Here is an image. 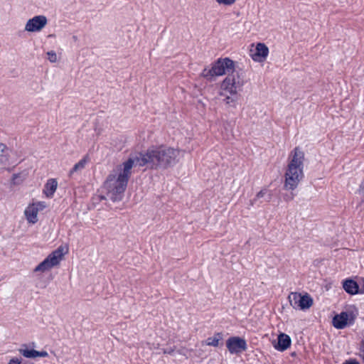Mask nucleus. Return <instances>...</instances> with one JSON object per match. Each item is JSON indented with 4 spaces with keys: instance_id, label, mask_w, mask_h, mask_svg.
<instances>
[{
    "instance_id": "16",
    "label": "nucleus",
    "mask_w": 364,
    "mask_h": 364,
    "mask_svg": "<svg viewBox=\"0 0 364 364\" xmlns=\"http://www.w3.org/2000/svg\"><path fill=\"white\" fill-rule=\"evenodd\" d=\"M19 353L27 358H36V350L28 349L26 344H23L21 348L18 349Z\"/></svg>"
},
{
    "instance_id": "20",
    "label": "nucleus",
    "mask_w": 364,
    "mask_h": 364,
    "mask_svg": "<svg viewBox=\"0 0 364 364\" xmlns=\"http://www.w3.org/2000/svg\"><path fill=\"white\" fill-rule=\"evenodd\" d=\"M7 149V147L5 144L0 142V162L5 163L8 159L5 154H4V151Z\"/></svg>"
},
{
    "instance_id": "19",
    "label": "nucleus",
    "mask_w": 364,
    "mask_h": 364,
    "mask_svg": "<svg viewBox=\"0 0 364 364\" xmlns=\"http://www.w3.org/2000/svg\"><path fill=\"white\" fill-rule=\"evenodd\" d=\"M87 160L85 158H83L81 160H80L77 164L74 165L73 168L70 171V176H71L74 172L83 169L85 166Z\"/></svg>"
},
{
    "instance_id": "31",
    "label": "nucleus",
    "mask_w": 364,
    "mask_h": 364,
    "mask_svg": "<svg viewBox=\"0 0 364 364\" xmlns=\"http://www.w3.org/2000/svg\"><path fill=\"white\" fill-rule=\"evenodd\" d=\"M361 354L360 355L362 356L363 359V361H364V336H363V338L362 339V341H361Z\"/></svg>"
},
{
    "instance_id": "5",
    "label": "nucleus",
    "mask_w": 364,
    "mask_h": 364,
    "mask_svg": "<svg viewBox=\"0 0 364 364\" xmlns=\"http://www.w3.org/2000/svg\"><path fill=\"white\" fill-rule=\"evenodd\" d=\"M245 83L244 76L237 75V77L233 75H228L222 82L220 92V96H224V102L231 107H236L238 100L237 90H240Z\"/></svg>"
},
{
    "instance_id": "14",
    "label": "nucleus",
    "mask_w": 364,
    "mask_h": 364,
    "mask_svg": "<svg viewBox=\"0 0 364 364\" xmlns=\"http://www.w3.org/2000/svg\"><path fill=\"white\" fill-rule=\"evenodd\" d=\"M58 186V182L55 178L48 179L45 184L43 193L48 198H52Z\"/></svg>"
},
{
    "instance_id": "25",
    "label": "nucleus",
    "mask_w": 364,
    "mask_h": 364,
    "mask_svg": "<svg viewBox=\"0 0 364 364\" xmlns=\"http://www.w3.org/2000/svg\"><path fill=\"white\" fill-rule=\"evenodd\" d=\"M294 196H295V194L294 193L291 192L289 194L284 195L283 196V198L285 201H291L294 199Z\"/></svg>"
},
{
    "instance_id": "23",
    "label": "nucleus",
    "mask_w": 364,
    "mask_h": 364,
    "mask_svg": "<svg viewBox=\"0 0 364 364\" xmlns=\"http://www.w3.org/2000/svg\"><path fill=\"white\" fill-rule=\"evenodd\" d=\"M220 4L224 5H232L233 4L236 0H215Z\"/></svg>"
},
{
    "instance_id": "9",
    "label": "nucleus",
    "mask_w": 364,
    "mask_h": 364,
    "mask_svg": "<svg viewBox=\"0 0 364 364\" xmlns=\"http://www.w3.org/2000/svg\"><path fill=\"white\" fill-rule=\"evenodd\" d=\"M226 346L231 354H237L247 350V343L244 338L230 337L226 341Z\"/></svg>"
},
{
    "instance_id": "22",
    "label": "nucleus",
    "mask_w": 364,
    "mask_h": 364,
    "mask_svg": "<svg viewBox=\"0 0 364 364\" xmlns=\"http://www.w3.org/2000/svg\"><path fill=\"white\" fill-rule=\"evenodd\" d=\"M176 347L175 346H170L162 349V351L164 354H169L171 355L175 351Z\"/></svg>"
},
{
    "instance_id": "18",
    "label": "nucleus",
    "mask_w": 364,
    "mask_h": 364,
    "mask_svg": "<svg viewBox=\"0 0 364 364\" xmlns=\"http://www.w3.org/2000/svg\"><path fill=\"white\" fill-rule=\"evenodd\" d=\"M222 338L221 333H216L213 337H209L206 340L208 346L217 347L219 345V341Z\"/></svg>"
},
{
    "instance_id": "15",
    "label": "nucleus",
    "mask_w": 364,
    "mask_h": 364,
    "mask_svg": "<svg viewBox=\"0 0 364 364\" xmlns=\"http://www.w3.org/2000/svg\"><path fill=\"white\" fill-rule=\"evenodd\" d=\"M38 208H36V206H33V205H28L24 211L27 220L32 224H34L38 221Z\"/></svg>"
},
{
    "instance_id": "6",
    "label": "nucleus",
    "mask_w": 364,
    "mask_h": 364,
    "mask_svg": "<svg viewBox=\"0 0 364 364\" xmlns=\"http://www.w3.org/2000/svg\"><path fill=\"white\" fill-rule=\"evenodd\" d=\"M64 255L63 247H58L55 250L52 252L48 256L37 265L33 269L34 272H44L59 264Z\"/></svg>"
},
{
    "instance_id": "2",
    "label": "nucleus",
    "mask_w": 364,
    "mask_h": 364,
    "mask_svg": "<svg viewBox=\"0 0 364 364\" xmlns=\"http://www.w3.org/2000/svg\"><path fill=\"white\" fill-rule=\"evenodd\" d=\"M122 168H120V172L118 176L114 173H110L104 183V187L107 191V196L113 202L122 200L128 181L132 175V168L135 166L134 159L130 156L122 164Z\"/></svg>"
},
{
    "instance_id": "24",
    "label": "nucleus",
    "mask_w": 364,
    "mask_h": 364,
    "mask_svg": "<svg viewBox=\"0 0 364 364\" xmlns=\"http://www.w3.org/2000/svg\"><path fill=\"white\" fill-rule=\"evenodd\" d=\"M32 205L36 206V208H38V211L43 210L46 208L44 202H38L37 203H33Z\"/></svg>"
},
{
    "instance_id": "12",
    "label": "nucleus",
    "mask_w": 364,
    "mask_h": 364,
    "mask_svg": "<svg viewBox=\"0 0 364 364\" xmlns=\"http://www.w3.org/2000/svg\"><path fill=\"white\" fill-rule=\"evenodd\" d=\"M343 288L349 294H359V284L352 279H347L343 282Z\"/></svg>"
},
{
    "instance_id": "17",
    "label": "nucleus",
    "mask_w": 364,
    "mask_h": 364,
    "mask_svg": "<svg viewBox=\"0 0 364 364\" xmlns=\"http://www.w3.org/2000/svg\"><path fill=\"white\" fill-rule=\"evenodd\" d=\"M267 194V197L265 199V200L267 202L270 201V200L272 199V194L271 193V192L269 191L264 188V189H262L260 191H259L257 193L256 197L253 200H250V205H253L257 199L264 197Z\"/></svg>"
},
{
    "instance_id": "29",
    "label": "nucleus",
    "mask_w": 364,
    "mask_h": 364,
    "mask_svg": "<svg viewBox=\"0 0 364 364\" xmlns=\"http://www.w3.org/2000/svg\"><path fill=\"white\" fill-rule=\"evenodd\" d=\"M342 364H360L356 359H349L346 360Z\"/></svg>"
},
{
    "instance_id": "3",
    "label": "nucleus",
    "mask_w": 364,
    "mask_h": 364,
    "mask_svg": "<svg viewBox=\"0 0 364 364\" xmlns=\"http://www.w3.org/2000/svg\"><path fill=\"white\" fill-rule=\"evenodd\" d=\"M291 154L292 157L285 173L284 188L287 190L294 191L304 177V153L299 147H296Z\"/></svg>"
},
{
    "instance_id": "4",
    "label": "nucleus",
    "mask_w": 364,
    "mask_h": 364,
    "mask_svg": "<svg viewBox=\"0 0 364 364\" xmlns=\"http://www.w3.org/2000/svg\"><path fill=\"white\" fill-rule=\"evenodd\" d=\"M226 73L235 77H237V75L243 76V71L241 69H236L235 62L229 58H218L212 64L210 69L204 68L201 75L211 80L215 76H220Z\"/></svg>"
},
{
    "instance_id": "1",
    "label": "nucleus",
    "mask_w": 364,
    "mask_h": 364,
    "mask_svg": "<svg viewBox=\"0 0 364 364\" xmlns=\"http://www.w3.org/2000/svg\"><path fill=\"white\" fill-rule=\"evenodd\" d=\"M179 151L164 146H151L145 152L131 154L134 159L135 166H146L150 169L167 168L177 162Z\"/></svg>"
},
{
    "instance_id": "7",
    "label": "nucleus",
    "mask_w": 364,
    "mask_h": 364,
    "mask_svg": "<svg viewBox=\"0 0 364 364\" xmlns=\"http://www.w3.org/2000/svg\"><path fill=\"white\" fill-rule=\"evenodd\" d=\"M288 299L291 306L295 309H307L313 304V299L308 294L302 296L300 293L291 292Z\"/></svg>"
},
{
    "instance_id": "28",
    "label": "nucleus",
    "mask_w": 364,
    "mask_h": 364,
    "mask_svg": "<svg viewBox=\"0 0 364 364\" xmlns=\"http://www.w3.org/2000/svg\"><path fill=\"white\" fill-rule=\"evenodd\" d=\"M358 193L364 198V178H363V181L361 182V183L360 185V187H359V189H358Z\"/></svg>"
},
{
    "instance_id": "30",
    "label": "nucleus",
    "mask_w": 364,
    "mask_h": 364,
    "mask_svg": "<svg viewBox=\"0 0 364 364\" xmlns=\"http://www.w3.org/2000/svg\"><path fill=\"white\" fill-rule=\"evenodd\" d=\"M359 294H364V278L361 279V284L359 285Z\"/></svg>"
},
{
    "instance_id": "26",
    "label": "nucleus",
    "mask_w": 364,
    "mask_h": 364,
    "mask_svg": "<svg viewBox=\"0 0 364 364\" xmlns=\"http://www.w3.org/2000/svg\"><path fill=\"white\" fill-rule=\"evenodd\" d=\"M22 359L21 358H12L10 359L9 364H21Z\"/></svg>"
},
{
    "instance_id": "11",
    "label": "nucleus",
    "mask_w": 364,
    "mask_h": 364,
    "mask_svg": "<svg viewBox=\"0 0 364 364\" xmlns=\"http://www.w3.org/2000/svg\"><path fill=\"white\" fill-rule=\"evenodd\" d=\"M291 340L289 336L286 333H280L277 338V343L274 344V347L279 351H284L290 347Z\"/></svg>"
},
{
    "instance_id": "21",
    "label": "nucleus",
    "mask_w": 364,
    "mask_h": 364,
    "mask_svg": "<svg viewBox=\"0 0 364 364\" xmlns=\"http://www.w3.org/2000/svg\"><path fill=\"white\" fill-rule=\"evenodd\" d=\"M48 59L51 63H55L57 61V55L55 51L50 50L47 53Z\"/></svg>"
},
{
    "instance_id": "8",
    "label": "nucleus",
    "mask_w": 364,
    "mask_h": 364,
    "mask_svg": "<svg viewBox=\"0 0 364 364\" xmlns=\"http://www.w3.org/2000/svg\"><path fill=\"white\" fill-rule=\"evenodd\" d=\"M357 316V314L353 311H342L336 314L333 318V326L337 329H343L347 326L353 324Z\"/></svg>"
},
{
    "instance_id": "10",
    "label": "nucleus",
    "mask_w": 364,
    "mask_h": 364,
    "mask_svg": "<svg viewBox=\"0 0 364 364\" xmlns=\"http://www.w3.org/2000/svg\"><path fill=\"white\" fill-rule=\"evenodd\" d=\"M47 24L45 16H36L29 19L25 26V30L29 32L40 31Z\"/></svg>"
},
{
    "instance_id": "27",
    "label": "nucleus",
    "mask_w": 364,
    "mask_h": 364,
    "mask_svg": "<svg viewBox=\"0 0 364 364\" xmlns=\"http://www.w3.org/2000/svg\"><path fill=\"white\" fill-rule=\"evenodd\" d=\"M48 353H47V351H46V350H42V351L36 350V358L37 357L46 358V357H48Z\"/></svg>"
},
{
    "instance_id": "13",
    "label": "nucleus",
    "mask_w": 364,
    "mask_h": 364,
    "mask_svg": "<svg viewBox=\"0 0 364 364\" xmlns=\"http://www.w3.org/2000/svg\"><path fill=\"white\" fill-rule=\"evenodd\" d=\"M255 54L252 55V58L255 60H260L258 58H265L268 55L269 48L262 43H258L256 46Z\"/></svg>"
}]
</instances>
